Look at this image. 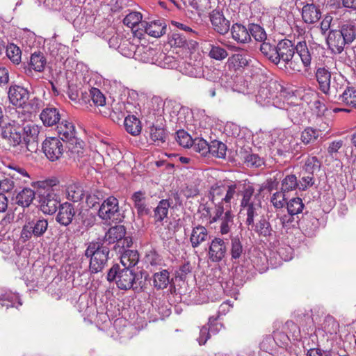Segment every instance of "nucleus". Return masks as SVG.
<instances>
[{"instance_id": "1", "label": "nucleus", "mask_w": 356, "mask_h": 356, "mask_svg": "<svg viewBox=\"0 0 356 356\" xmlns=\"http://www.w3.org/2000/svg\"><path fill=\"white\" fill-rule=\"evenodd\" d=\"M312 54L313 49L308 47L305 40L295 45L291 40L284 39L277 44L276 65H283L287 71L300 72L302 66L307 70L311 66Z\"/></svg>"}, {"instance_id": "2", "label": "nucleus", "mask_w": 356, "mask_h": 356, "mask_svg": "<svg viewBox=\"0 0 356 356\" xmlns=\"http://www.w3.org/2000/svg\"><path fill=\"white\" fill-rule=\"evenodd\" d=\"M110 249L102 242H91L88 244L84 255L90 259L89 271L91 274L102 272L107 266Z\"/></svg>"}, {"instance_id": "3", "label": "nucleus", "mask_w": 356, "mask_h": 356, "mask_svg": "<svg viewBox=\"0 0 356 356\" xmlns=\"http://www.w3.org/2000/svg\"><path fill=\"white\" fill-rule=\"evenodd\" d=\"M146 277L143 279V273H136L130 268L124 267L119 273L118 280H116L118 287L122 290L132 289L139 291L143 290L145 284Z\"/></svg>"}, {"instance_id": "4", "label": "nucleus", "mask_w": 356, "mask_h": 356, "mask_svg": "<svg viewBox=\"0 0 356 356\" xmlns=\"http://www.w3.org/2000/svg\"><path fill=\"white\" fill-rule=\"evenodd\" d=\"M97 216L106 223L120 222L124 218L120 211L118 200L114 196H109L102 202Z\"/></svg>"}, {"instance_id": "5", "label": "nucleus", "mask_w": 356, "mask_h": 356, "mask_svg": "<svg viewBox=\"0 0 356 356\" xmlns=\"http://www.w3.org/2000/svg\"><path fill=\"white\" fill-rule=\"evenodd\" d=\"M38 202L41 211L46 214L54 213L59 207L58 197L51 187H42L38 191Z\"/></svg>"}, {"instance_id": "6", "label": "nucleus", "mask_w": 356, "mask_h": 356, "mask_svg": "<svg viewBox=\"0 0 356 356\" xmlns=\"http://www.w3.org/2000/svg\"><path fill=\"white\" fill-rule=\"evenodd\" d=\"M237 188L236 184L227 186H213L210 189L209 198L213 204L225 203L226 207H230L231 200L234 198Z\"/></svg>"}, {"instance_id": "7", "label": "nucleus", "mask_w": 356, "mask_h": 356, "mask_svg": "<svg viewBox=\"0 0 356 356\" xmlns=\"http://www.w3.org/2000/svg\"><path fill=\"white\" fill-rule=\"evenodd\" d=\"M22 143L26 151L35 152L38 149V136L40 127L33 123L22 127Z\"/></svg>"}, {"instance_id": "8", "label": "nucleus", "mask_w": 356, "mask_h": 356, "mask_svg": "<svg viewBox=\"0 0 356 356\" xmlns=\"http://www.w3.org/2000/svg\"><path fill=\"white\" fill-rule=\"evenodd\" d=\"M42 149L50 161H58L64 152L63 142L58 137L47 138L42 143Z\"/></svg>"}, {"instance_id": "9", "label": "nucleus", "mask_w": 356, "mask_h": 356, "mask_svg": "<svg viewBox=\"0 0 356 356\" xmlns=\"http://www.w3.org/2000/svg\"><path fill=\"white\" fill-rule=\"evenodd\" d=\"M48 228V221L43 218L33 219L27 222L22 227V237L29 240L32 236L40 237Z\"/></svg>"}, {"instance_id": "10", "label": "nucleus", "mask_w": 356, "mask_h": 356, "mask_svg": "<svg viewBox=\"0 0 356 356\" xmlns=\"http://www.w3.org/2000/svg\"><path fill=\"white\" fill-rule=\"evenodd\" d=\"M57 132L60 140L68 143V147L72 151L75 147H81V143L75 136V128L72 122L63 120L57 126Z\"/></svg>"}, {"instance_id": "11", "label": "nucleus", "mask_w": 356, "mask_h": 356, "mask_svg": "<svg viewBox=\"0 0 356 356\" xmlns=\"http://www.w3.org/2000/svg\"><path fill=\"white\" fill-rule=\"evenodd\" d=\"M22 127L19 123L13 120L1 127V136L13 146L15 147L22 143Z\"/></svg>"}, {"instance_id": "12", "label": "nucleus", "mask_w": 356, "mask_h": 356, "mask_svg": "<svg viewBox=\"0 0 356 356\" xmlns=\"http://www.w3.org/2000/svg\"><path fill=\"white\" fill-rule=\"evenodd\" d=\"M288 92L280 83L277 81H271L269 84L266 86H262L260 88L257 97L261 99V100H267L274 99L275 98H277L279 97H287Z\"/></svg>"}, {"instance_id": "13", "label": "nucleus", "mask_w": 356, "mask_h": 356, "mask_svg": "<svg viewBox=\"0 0 356 356\" xmlns=\"http://www.w3.org/2000/svg\"><path fill=\"white\" fill-rule=\"evenodd\" d=\"M225 241L220 237H214L209 243L208 258L213 263H219L227 254Z\"/></svg>"}, {"instance_id": "14", "label": "nucleus", "mask_w": 356, "mask_h": 356, "mask_svg": "<svg viewBox=\"0 0 356 356\" xmlns=\"http://www.w3.org/2000/svg\"><path fill=\"white\" fill-rule=\"evenodd\" d=\"M209 19L213 29L220 35H225L229 31L230 22L225 17L221 10H212L209 13Z\"/></svg>"}, {"instance_id": "15", "label": "nucleus", "mask_w": 356, "mask_h": 356, "mask_svg": "<svg viewBox=\"0 0 356 356\" xmlns=\"http://www.w3.org/2000/svg\"><path fill=\"white\" fill-rule=\"evenodd\" d=\"M329 49L335 54H341L346 44H348L344 37L338 29L330 30L327 39Z\"/></svg>"}, {"instance_id": "16", "label": "nucleus", "mask_w": 356, "mask_h": 356, "mask_svg": "<svg viewBox=\"0 0 356 356\" xmlns=\"http://www.w3.org/2000/svg\"><path fill=\"white\" fill-rule=\"evenodd\" d=\"M58 212L56 217V220L60 225L67 227L70 225L73 220H75L76 211L74 206L70 202H65L59 204Z\"/></svg>"}, {"instance_id": "17", "label": "nucleus", "mask_w": 356, "mask_h": 356, "mask_svg": "<svg viewBox=\"0 0 356 356\" xmlns=\"http://www.w3.org/2000/svg\"><path fill=\"white\" fill-rule=\"evenodd\" d=\"M166 24L163 19H156L150 22H141L139 29L154 38H159L166 33Z\"/></svg>"}, {"instance_id": "18", "label": "nucleus", "mask_w": 356, "mask_h": 356, "mask_svg": "<svg viewBox=\"0 0 356 356\" xmlns=\"http://www.w3.org/2000/svg\"><path fill=\"white\" fill-rule=\"evenodd\" d=\"M8 95L10 103L18 106L24 105L29 98V90L17 85L10 86Z\"/></svg>"}, {"instance_id": "19", "label": "nucleus", "mask_w": 356, "mask_h": 356, "mask_svg": "<svg viewBox=\"0 0 356 356\" xmlns=\"http://www.w3.org/2000/svg\"><path fill=\"white\" fill-rule=\"evenodd\" d=\"M40 118L45 127H52L59 122L61 114L56 107L47 105L40 113Z\"/></svg>"}, {"instance_id": "20", "label": "nucleus", "mask_w": 356, "mask_h": 356, "mask_svg": "<svg viewBox=\"0 0 356 356\" xmlns=\"http://www.w3.org/2000/svg\"><path fill=\"white\" fill-rule=\"evenodd\" d=\"M302 17L307 24H314L321 17V9L319 5H316L313 1L306 3L302 8Z\"/></svg>"}, {"instance_id": "21", "label": "nucleus", "mask_w": 356, "mask_h": 356, "mask_svg": "<svg viewBox=\"0 0 356 356\" xmlns=\"http://www.w3.org/2000/svg\"><path fill=\"white\" fill-rule=\"evenodd\" d=\"M254 232L258 234L259 236L265 238H272L275 232L273 230L270 222L265 217L262 216L256 223L250 225Z\"/></svg>"}, {"instance_id": "22", "label": "nucleus", "mask_w": 356, "mask_h": 356, "mask_svg": "<svg viewBox=\"0 0 356 356\" xmlns=\"http://www.w3.org/2000/svg\"><path fill=\"white\" fill-rule=\"evenodd\" d=\"M209 238L208 229L200 225L193 227L190 236V242L193 248L199 247Z\"/></svg>"}, {"instance_id": "23", "label": "nucleus", "mask_w": 356, "mask_h": 356, "mask_svg": "<svg viewBox=\"0 0 356 356\" xmlns=\"http://www.w3.org/2000/svg\"><path fill=\"white\" fill-rule=\"evenodd\" d=\"M47 64V59L40 51L33 53L30 58L29 68L25 70V73L29 75L32 73V70L38 72L44 70Z\"/></svg>"}, {"instance_id": "24", "label": "nucleus", "mask_w": 356, "mask_h": 356, "mask_svg": "<svg viewBox=\"0 0 356 356\" xmlns=\"http://www.w3.org/2000/svg\"><path fill=\"white\" fill-rule=\"evenodd\" d=\"M126 229L123 225H115L111 227L106 233L104 242L102 243H107L108 244H113L117 243L120 246V243L125 236Z\"/></svg>"}, {"instance_id": "25", "label": "nucleus", "mask_w": 356, "mask_h": 356, "mask_svg": "<svg viewBox=\"0 0 356 356\" xmlns=\"http://www.w3.org/2000/svg\"><path fill=\"white\" fill-rule=\"evenodd\" d=\"M316 78L320 90L327 95L330 89L331 72L325 67H318L316 72Z\"/></svg>"}, {"instance_id": "26", "label": "nucleus", "mask_w": 356, "mask_h": 356, "mask_svg": "<svg viewBox=\"0 0 356 356\" xmlns=\"http://www.w3.org/2000/svg\"><path fill=\"white\" fill-rule=\"evenodd\" d=\"M347 42L352 43L356 39V22L348 20L341 22L337 29Z\"/></svg>"}, {"instance_id": "27", "label": "nucleus", "mask_w": 356, "mask_h": 356, "mask_svg": "<svg viewBox=\"0 0 356 356\" xmlns=\"http://www.w3.org/2000/svg\"><path fill=\"white\" fill-rule=\"evenodd\" d=\"M230 249L229 253L232 260H237L241 257L244 253V249L242 244L241 234L230 235Z\"/></svg>"}, {"instance_id": "28", "label": "nucleus", "mask_w": 356, "mask_h": 356, "mask_svg": "<svg viewBox=\"0 0 356 356\" xmlns=\"http://www.w3.org/2000/svg\"><path fill=\"white\" fill-rule=\"evenodd\" d=\"M131 200L134 202V205L137 210V213L139 216H144L150 213V210L145 204V193L141 191L135 192L132 196Z\"/></svg>"}, {"instance_id": "29", "label": "nucleus", "mask_w": 356, "mask_h": 356, "mask_svg": "<svg viewBox=\"0 0 356 356\" xmlns=\"http://www.w3.org/2000/svg\"><path fill=\"white\" fill-rule=\"evenodd\" d=\"M35 197V192L30 188H24L18 192L15 197V202L22 207H28L31 205Z\"/></svg>"}, {"instance_id": "30", "label": "nucleus", "mask_w": 356, "mask_h": 356, "mask_svg": "<svg viewBox=\"0 0 356 356\" xmlns=\"http://www.w3.org/2000/svg\"><path fill=\"white\" fill-rule=\"evenodd\" d=\"M231 32L232 38L238 42L246 43L250 41V34L248 30L241 24H233Z\"/></svg>"}, {"instance_id": "31", "label": "nucleus", "mask_w": 356, "mask_h": 356, "mask_svg": "<svg viewBox=\"0 0 356 356\" xmlns=\"http://www.w3.org/2000/svg\"><path fill=\"white\" fill-rule=\"evenodd\" d=\"M143 15L140 13L134 11L131 12L129 14L126 15V17L123 19V23L127 26L131 28L132 30L138 26V29L136 30V33L138 32V34L141 35L143 33L141 32H139L140 30L139 28H141V22H143L144 21H142Z\"/></svg>"}, {"instance_id": "32", "label": "nucleus", "mask_w": 356, "mask_h": 356, "mask_svg": "<svg viewBox=\"0 0 356 356\" xmlns=\"http://www.w3.org/2000/svg\"><path fill=\"white\" fill-rule=\"evenodd\" d=\"M67 198L74 202H78L85 197V192L79 184H70L66 188Z\"/></svg>"}, {"instance_id": "33", "label": "nucleus", "mask_w": 356, "mask_h": 356, "mask_svg": "<svg viewBox=\"0 0 356 356\" xmlns=\"http://www.w3.org/2000/svg\"><path fill=\"white\" fill-rule=\"evenodd\" d=\"M170 283V273L167 270L156 272L153 275V285L157 289L167 288Z\"/></svg>"}, {"instance_id": "34", "label": "nucleus", "mask_w": 356, "mask_h": 356, "mask_svg": "<svg viewBox=\"0 0 356 356\" xmlns=\"http://www.w3.org/2000/svg\"><path fill=\"white\" fill-rule=\"evenodd\" d=\"M83 100L86 102V99L90 98L97 106H104L106 104V97L97 88H92L88 95L86 92H81Z\"/></svg>"}, {"instance_id": "35", "label": "nucleus", "mask_w": 356, "mask_h": 356, "mask_svg": "<svg viewBox=\"0 0 356 356\" xmlns=\"http://www.w3.org/2000/svg\"><path fill=\"white\" fill-rule=\"evenodd\" d=\"M209 152L208 154L219 159H225L227 152V146L220 140H213L209 143Z\"/></svg>"}, {"instance_id": "36", "label": "nucleus", "mask_w": 356, "mask_h": 356, "mask_svg": "<svg viewBox=\"0 0 356 356\" xmlns=\"http://www.w3.org/2000/svg\"><path fill=\"white\" fill-rule=\"evenodd\" d=\"M139 260V255L137 251L127 250L122 254L120 261L123 267L130 268L135 266Z\"/></svg>"}, {"instance_id": "37", "label": "nucleus", "mask_w": 356, "mask_h": 356, "mask_svg": "<svg viewBox=\"0 0 356 356\" xmlns=\"http://www.w3.org/2000/svg\"><path fill=\"white\" fill-rule=\"evenodd\" d=\"M170 204L168 200H161L154 209V218L156 222H161L168 216Z\"/></svg>"}, {"instance_id": "38", "label": "nucleus", "mask_w": 356, "mask_h": 356, "mask_svg": "<svg viewBox=\"0 0 356 356\" xmlns=\"http://www.w3.org/2000/svg\"><path fill=\"white\" fill-rule=\"evenodd\" d=\"M260 51L268 60L276 65L277 60V44H272L268 42L264 41L259 47Z\"/></svg>"}, {"instance_id": "39", "label": "nucleus", "mask_w": 356, "mask_h": 356, "mask_svg": "<svg viewBox=\"0 0 356 356\" xmlns=\"http://www.w3.org/2000/svg\"><path fill=\"white\" fill-rule=\"evenodd\" d=\"M126 131L133 136H138L141 131L140 120L134 115H128L124 119Z\"/></svg>"}, {"instance_id": "40", "label": "nucleus", "mask_w": 356, "mask_h": 356, "mask_svg": "<svg viewBox=\"0 0 356 356\" xmlns=\"http://www.w3.org/2000/svg\"><path fill=\"white\" fill-rule=\"evenodd\" d=\"M167 133L161 127L152 125L149 129L150 139L157 145L164 143L166 140Z\"/></svg>"}, {"instance_id": "41", "label": "nucleus", "mask_w": 356, "mask_h": 356, "mask_svg": "<svg viewBox=\"0 0 356 356\" xmlns=\"http://www.w3.org/2000/svg\"><path fill=\"white\" fill-rule=\"evenodd\" d=\"M338 100L347 106L356 107V90L347 87L342 94L339 95Z\"/></svg>"}, {"instance_id": "42", "label": "nucleus", "mask_w": 356, "mask_h": 356, "mask_svg": "<svg viewBox=\"0 0 356 356\" xmlns=\"http://www.w3.org/2000/svg\"><path fill=\"white\" fill-rule=\"evenodd\" d=\"M95 216L88 212H79L75 217V222L79 227L88 229L95 224Z\"/></svg>"}, {"instance_id": "43", "label": "nucleus", "mask_w": 356, "mask_h": 356, "mask_svg": "<svg viewBox=\"0 0 356 356\" xmlns=\"http://www.w3.org/2000/svg\"><path fill=\"white\" fill-rule=\"evenodd\" d=\"M221 220L220 225V232L222 235L229 233L232 227L234 225V215L230 209H227L225 215L220 219Z\"/></svg>"}, {"instance_id": "44", "label": "nucleus", "mask_w": 356, "mask_h": 356, "mask_svg": "<svg viewBox=\"0 0 356 356\" xmlns=\"http://www.w3.org/2000/svg\"><path fill=\"white\" fill-rule=\"evenodd\" d=\"M254 188L252 184L244 185L241 191V207L256 202V195L254 196Z\"/></svg>"}, {"instance_id": "45", "label": "nucleus", "mask_w": 356, "mask_h": 356, "mask_svg": "<svg viewBox=\"0 0 356 356\" xmlns=\"http://www.w3.org/2000/svg\"><path fill=\"white\" fill-rule=\"evenodd\" d=\"M261 207V202L259 201L241 207L246 210L247 218L245 223L247 225H253L254 218L258 216V211Z\"/></svg>"}, {"instance_id": "46", "label": "nucleus", "mask_w": 356, "mask_h": 356, "mask_svg": "<svg viewBox=\"0 0 356 356\" xmlns=\"http://www.w3.org/2000/svg\"><path fill=\"white\" fill-rule=\"evenodd\" d=\"M6 56L9 60L15 65L20 63L22 60V51L20 48L13 43H10L6 46Z\"/></svg>"}, {"instance_id": "47", "label": "nucleus", "mask_w": 356, "mask_h": 356, "mask_svg": "<svg viewBox=\"0 0 356 356\" xmlns=\"http://www.w3.org/2000/svg\"><path fill=\"white\" fill-rule=\"evenodd\" d=\"M297 188L299 189L298 181L295 175H288L282 179L281 184V191L282 192L286 193Z\"/></svg>"}, {"instance_id": "48", "label": "nucleus", "mask_w": 356, "mask_h": 356, "mask_svg": "<svg viewBox=\"0 0 356 356\" xmlns=\"http://www.w3.org/2000/svg\"><path fill=\"white\" fill-rule=\"evenodd\" d=\"M318 138V131L312 127L305 129L300 136V140L304 145L313 144Z\"/></svg>"}, {"instance_id": "49", "label": "nucleus", "mask_w": 356, "mask_h": 356, "mask_svg": "<svg viewBox=\"0 0 356 356\" xmlns=\"http://www.w3.org/2000/svg\"><path fill=\"white\" fill-rule=\"evenodd\" d=\"M287 211L290 215H298L302 212L305 205L300 197H294L287 203Z\"/></svg>"}, {"instance_id": "50", "label": "nucleus", "mask_w": 356, "mask_h": 356, "mask_svg": "<svg viewBox=\"0 0 356 356\" xmlns=\"http://www.w3.org/2000/svg\"><path fill=\"white\" fill-rule=\"evenodd\" d=\"M191 147L202 156H207L209 152V143L203 138H195Z\"/></svg>"}, {"instance_id": "51", "label": "nucleus", "mask_w": 356, "mask_h": 356, "mask_svg": "<svg viewBox=\"0 0 356 356\" xmlns=\"http://www.w3.org/2000/svg\"><path fill=\"white\" fill-rule=\"evenodd\" d=\"M106 193L99 189H94L86 195V203L90 207H94L99 202L103 200Z\"/></svg>"}, {"instance_id": "52", "label": "nucleus", "mask_w": 356, "mask_h": 356, "mask_svg": "<svg viewBox=\"0 0 356 356\" xmlns=\"http://www.w3.org/2000/svg\"><path fill=\"white\" fill-rule=\"evenodd\" d=\"M176 140L179 145L183 147H191L193 139L191 136L184 130H179L176 133Z\"/></svg>"}, {"instance_id": "53", "label": "nucleus", "mask_w": 356, "mask_h": 356, "mask_svg": "<svg viewBox=\"0 0 356 356\" xmlns=\"http://www.w3.org/2000/svg\"><path fill=\"white\" fill-rule=\"evenodd\" d=\"M245 165L249 168H260L264 164V159L256 154H249L244 159Z\"/></svg>"}, {"instance_id": "54", "label": "nucleus", "mask_w": 356, "mask_h": 356, "mask_svg": "<svg viewBox=\"0 0 356 356\" xmlns=\"http://www.w3.org/2000/svg\"><path fill=\"white\" fill-rule=\"evenodd\" d=\"M248 31L250 34V37L252 36L257 41L264 42L266 39V34L264 29L258 24H250Z\"/></svg>"}, {"instance_id": "55", "label": "nucleus", "mask_w": 356, "mask_h": 356, "mask_svg": "<svg viewBox=\"0 0 356 356\" xmlns=\"http://www.w3.org/2000/svg\"><path fill=\"white\" fill-rule=\"evenodd\" d=\"M209 56L213 59L222 60L227 57L228 53L225 49L220 46L211 44Z\"/></svg>"}, {"instance_id": "56", "label": "nucleus", "mask_w": 356, "mask_h": 356, "mask_svg": "<svg viewBox=\"0 0 356 356\" xmlns=\"http://www.w3.org/2000/svg\"><path fill=\"white\" fill-rule=\"evenodd\" d=\"M321 168V162L318 161L317 157L311 156L307 158L305 161L304 170L306 173L313 175L315 171L319 170Z\"/></svg>"}, {"instance_id": "57", "label": "nucleus", "mask_w": 356, "mask_h": 356, "mask_svg": "<svg viewBox=\"0 0 356 356\" xmlns=\"http://www.w3.org/2000/svg\"><path fill=\"white\" fill-rule=\"evenodd\" d=\"M146 262L152 266L157 267L164 265L163 260L155 250H150L145 257Z\"/></svg>"}, {"instance_id": "58", "label": "nucleus", "mask_w": 356, "mask_h": 356, "mask_svg": "<svg viewBox=\"0 0 356 356\" xmlns=\"http://www.w3.org/2000/svg\"><path fill=\"white\" fill-rule=\"evenodd\" d=\"M171 47H184L187 44L186 37L179 33H173L169 38Z\"/></svg>"}, {"instance_id": "59", "label": "nucleus", "mask_w": 356, "mask_h": 356, "mask_svg": "<svg viewBox=\"0 0 356 356\" xmlns=\"http://www.w3.org/2000/svg\"><path fill=\"white\" fill-rule=\"evenodd\" d=\"M298 181V186L300 191H305L307 188L312 186L314 184V177L313 175L309 173L302 174Z\"/></svg>"}, {"instance_id": "60", "label": "nucleus", "mask_w": 356, "mask_h": 356, "mask_svg": "<svg viewBox=\"0 0 356 356\" xmlns=\"http://www.w3.org/2000/svg\"><path fill=\"white\" fill-rule=\"evenodd\" d=\"M284 193V192H282L281 191L280 192L275 193L272 195L270 198V202L275 208L281 209L284 207V202L286 200Z\"/></svg>"}, {"instance_id": "61", "label": "nucleus", "mask_w": 356, "mask_h": 356, "mask_svg": "<svg viewBox=\"0 0 356 356\" xmlns=\"http://www.w3.org/2000/svg\"><path fill=\"white\" fill-rule=\"evenodd\" d=\"M225 203H218V204H213L215 205V211H214V216L213 217H211V220H210V222L211 223H213V222H215L216 221H218V220L221 219V218L223 216V213L225 214V208H224V204ZM227 207H226L227 209ZM229 209H230V207H228Z\"/></svg>"}, {"instance_id": "62", "label": "nucleus", "mask_w": 356, "mask_h": 356, "mask_svg": "<svg viewBox=\"0 0 356 356\" xmlns=\"http://www.w3.org/2000/svg\"><path fill=\"white\" fill-rule=\"evenodd\" d=\"M13 172L9 174L12 179H20V176L23 177L29 178L27 171L19 166L10 167Z\"/></svg>"}, {"instance_id": "63", "label": "nucleus", "mask_w": 356, "mask_h": 356, "mask_svg": "<svg viewBox=\"0 0 356 356\" xmlns=\"http://www.w3.org/2000/svg\"><path fill=\"white\" fill-rule=\"evenodd\" d=\"M14 186V181L11 177L0 180V191L2 192H10Z\"/></svg>"}, {"instance_id": "64", "label": "nucleus", "mask_w": 356, "mask_h": 356, "mask_svg": "<svg viewBox=\"0 0 356 356\" xmlns=\"http://www.w3.org/2000/svg\"><path fill=\"white\" fill-rule=\"evenodd\" d=\"M210 338V330L206 325L202 327L200 330V336L197 339L200 346L204 345L207 340Z\"/></svg>"}]
</instances>
